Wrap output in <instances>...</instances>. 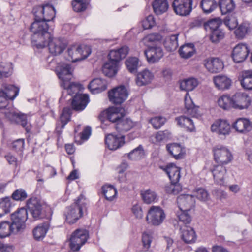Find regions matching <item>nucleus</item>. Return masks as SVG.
Segmentation results:
<instances>
[{"instance_id":"1","label":"nucleus","mask_w":252,"mask_h":252,"mask_svg":"<svg viewBox=\"0 0 252 252\" xmlns=\"http://www.w3.org/2000/svg\"><path fill=\"white\" fill-rule=\"evenodd\" d=\"M73 70L71 65L66 63H59L56 67L57 75L61 80V86L66 89L70 95L78 92L80 87L79 83L70 82Z\"/></svg>"},{"instance_id":"2","label":"nucleus","mask_w":252,"mask_h":252,"mask_svg":"<svg viewBox=\"0 0 252 252\" xmlns=\"http://www.w3.org/2000/svg\"><path fill=\"white\" fill-rule=\"evenodd\" d=\"M48 28L47 22L34 17V21L31 25L30 30L33 33L32 40L35 43L37 48H43L46 47V39L49 38L51 34L48 32Z\"/></svg>"},{"instance_id":"3","label":"nucleus","mask_w":252,"mask_h":252,"mask_svg":"<svg viewBox=\"0 0 252 252\" xmlns=\"http://www.w3.org/2000/svg\"><path fill=\"white\" fill-rule=\"evenodd\" d=\"M0 98V113H2L9 121L13 123L20 124L23 127L27 125L26 116L18 112L12 105H8L6 98Z\"/></svg>"},{"instance_id":"4","label":"nucleus","mask_w":252,"mask_h":252,"mask_svg":"<svg viewBox=\"0 0 252 252\" xmlns=\"http://www.w3.org/2000/svg\"><path fill=\"white\" fill-rule=\"evenodd\" d=\"M85 198L80 195L76 201L66 209L64 213L67 223L74 224L82 216L83 210L86 208Z\"/></svg>"},{"instance_id":"5","label":"nucleus","mask_w":252,"mask_h":252,"mask_svg":"<svg viewBox=\"0 0 252 252\" xmlns=\"http://www.w3.org/2000/svg\"><path fill=\"white\" fill-rule=\"evenodd\" d=\"M215 161L220 165H226L231 162L233 156L230 150L225 146L218 145L213 149Z\"/></svg>"},{"instance_id":"6","label":"nucleus","mask_w":252,"mask_h":252,"mask_svg":"<svg viewBox=\"0 0 252 252\" xmlns=\"http://www.w3.org/2000/svg\"><path fill=\"white\" fill-rule=\"evenodd\" d=\"M33 13L36 19L46 22L52 20L55 17V8L49 4L35 6L33 9Z\"/></svg>"},{"instance_id":"7","label":"nucleus","mask_w":252,"mask_h":252,"mask_svg":"<svg viewBox=\"0 0 252 252\" xmlns=\"http://www.w3.org/2000/svg\"><path fill=\"white\" fill-rule=\"evenodd\" d=\"M91 53V49L88 46L72 45L67 49V60L72 62H76L85 59Z\"/></svg>"},{"instance_id":"8","label":"nucleus","mask_w":252,"mask_h":252,"mask_svg":"<svg viewBox=\"0 0 252 252\" xmlns=\"http://www.w3.org/2000/svg\"><path fill=\"white\" fill-rule=\"evenodd\" d=\"M27 219V211L24 208L18 209L11 215V223L13 226L16 232H22L25 229V222Z\"/></svg>"},{"instance_id":"9","label":"nucleus","mask_w":252,"mask_h":252,"mask_svg":"<svg viewBox=\"0 0 252 252\" xmlns=\"http://www.w3.org/2000/svg\"><path fill=\"white\" fill-rule=\"evenodd\" d=\"M88 232L85 229H78L74 231L70 238L69 246L73 251H79L87 241Z\"/></svg>"},{"instance_id":"10","label":"nucleus","mask_w":252,"mask_h":252,"mask_svg":"<svg viewBox=\"0 0 252 252\" xmlns=\"http://www.w3.org/2000/svg\"><path fill=\"white\" fill-rule=\"evenodd\" d=\"M166 217L163 209L159 206H151L146 216V220L149 224L158 226L161 224Z\"/></svg>"},{"instance_id":"11","label":"nucleus","mask_w":252,"mask_h":252,"mask_svg":"<svg viewBox=\"0 0 252 252\" xmlns=\"http://www.w3.org/2000/svg\"><path fill=\"white\" fill-rule=\"evenodd\" d=\"M127 96L128 92L124 86L116 87L108 92L109 100L115 104H121Z\"/></svg>"},{"instance_id":"12","label":"nucleus","mask_w":252,"mask_h":252,"mask_svg":"<svg viewBox=\"0 0 252 252\" xmlns=\"http://www.w3.org/2000/svg\"><path fill=\"white\" fill-rule=\"evenodd\" d=\"M148 62L150 63H154L158 62L164 56V52L160 46L156 45L149 46L144 51Z\"/></svg>"},{"instance_id":"13","label":"nucleus","mask_w":252,"mask_h":252,"mask_svg":"<svg viewBox=\"0 0 252 252\" xmlns=\"http://www.w3.org/2000/svg\"><path fill=\"white\" fill-rule=\"evenodd\" d=\"M46 45H48L49 52L53 55H60L66 47V43L60 38H54L51 37L46 39Z\"/></svg>"},{"instance_id":"14","label":"nucleus","mask_w":252,"mask_h":252,"mask_svg":"<svg viewBox=\"0 0 252 252\" xmlns=\"http://www.w3.org/2000/svg\"><path fill=\"white\" fill-rule=\"evenodd\" d=\"M249 52V48L246 44L240 43L233 48L231 57L235 63H240L246 60Z\"/></svg>"},{"instance_id":"15","label":"nucleus","mask_w":252,"mask_h":252,"mask_svg":"<svg viewBox=\"0 0 252 252\" xmlns=\"http://www.w3.org/2000/svg\"><path fill=\"white\" fill-rule=\"evenodd\" d=\"M232 108L239 110L247 108L251 103L249 96L245 93L238 92L232 96Z\"/></svg>"},{"instance_id":"16","label":"nucleus","mask_w":252,"mask_h":252,"mask_svg":"<svg viewBox=\"0 0 252 252\" xmlns=\"http://www.w3.org/2000/svg\"><path fill=\"white\" fill-rule=\"evenodd\" d=\"M192 0H174L172 6L175 12L181 16L189 15L192 10Z\"/></svg>"},{"instance_id":"17","label":"nucleus","mask_w":252,"mask_h":252,"mask_svg":"<svg viewBox=\"0 0 252 252\" xmlns=\"http://www.w3.org/2000/svg\"><path fill=\"white\" fill-rule=\"evenodd\" d=\"M204 65L206 69L212 73L222 70L224 64L221 60L217 57H209L204 60Z\"/></svg>"},{"instance_id":"18","label":"nucleus","mask_w":252,"mask_h":252,"mask_svg":"<svg viewBox=\"0 0 252 252\" xmlns=\"http://www.w3.org/2000/svg\"><path fill=\"white\" fill-rule=\"evenodd\" d=\"M211 130L220 135H228L231 131V126L228 122L224 120L215 121L211 126Z\"/></svg>"},{"instance_id":"19","label":"nucleus","mask_w":252,"mask_h":252,"mask_svg":"<svg viewBox=\"0 0 252 252\" xmlns=\"http://www.w3.org/2000/svg\"><path fill=\"white\" fill-rule=\"evenodd\" d=\"M125 137L122 135H115L108 134L105 136V144L110 150H115L123 146L125 143Z\"/></svg>"},{"instance_id":"20","label":"nucleus","mask_w":252,"mask_h":252,"mask_svg":"<svg viewBox=\"0 0 252 252\" xmlns=\"http://www.w3.org/2000/svg\"><path fill=\"white\" fill-rule=\"evenodd\" d=\"M177 202L182 211H190L195 204L193 196L189 194L180 195L177 199Z\"/></svg>"},{"instance_id":"21","label":"nucleus","mask_w":252,"mask_h":252,"mask_svg":"<svg viewBox=\"0 0 252 252\" xmlns=\"http://www.w3.org/2000/svg\"><path fill=\"white\" fill-rule=\"evenodd\" d=\"M160 168L168 175L171 183H177L179 182L181 177L179 167L171 163L165 166H160Z\"/></svg>"},{"instance_id":"22","label":"nucleus","mask_w":252,"mask_h":252,"mask_svg":"<svg viewBox=\"0 0 252 252\" xmlns=\"http://www.w3.org/2000/svg\"><path fill=\"white\" fill-rule=\"evenodd\" d=\"M232 127L238 132L246 133L252 129L251 122L248 119L240 118L233 123Z\"/></svg>"},{"instance_id":"23","label":"nucleus","mask_w":252,"mask_h":252,"mask_svg":"<svg viewBox=\"0 0 252 252\" xmlns=\"http://www.w3.org/2000/svg\"><path fill=\"white\" fill-rule=\"evenodd\" d=\"M27 206L34 218L37 219L41 217L42 207L41 203L36 198L29 199L27 201Z\"/></svg>"},{"instance_id":"24","label":"nucleus","mask_w":252,"mask_h":252,"mask_svg":"<svg viewBox=\"0 0 252 252\" xmlns=\"http://www.w3.org/2000/svg\"><path fill=\"white\" fill-rule=\"evenodd\" d=\"M215 182L219 185H223L226 174V168L222 165H215L211 169Z\"/></svg>"},{"instance_id":"25","label":"nucleus","mask_w":252,"mask_h":252,"mask_svg":"<svg viewBox=\"0 0 252 252\" xmlns=\"http://www.w3.org/2000/svg\"><path fill=\"white\" fill-rule=\"evenodd\" d=\"M89 102L88 95L86 94H78L73 98L72 106L73 109L77 111L84 110Z\"/></svg>"},{"instance_id":"26","label":"nucleus","mask_w":252,"mask_h":252,"mask_svg":"<svg viewBox=\"0 0 252 252\" xmlns=\"http://www.w3.org/2000/svg\"><path fill=\"white\" fill-rule=\"evenodd\" d=\"M128 52L129 48L127 46H123L118 49L112 50L108 55L109 60L118 63L120 61L126 56Z\"/></svg>"},{"instance_id":"27","label":"nucleus","mask_w":252,"mask_h":252,"mask_svg":"<svg viewBox=\"0 0 252 252\" xmlns=\"http://www.w3.org/2000/svg\"><path fill=\"white\" fill-rule=\"evenodd\" d=\"M124 110L121 107H112L107 110V117L109 122L116 124L120 120L124 115Z\"/></svg>"},{"instance_id":"28","label":"nucleus","mask_w":252,"mask_h":252,"mask_svg":"<svg viewBox=\"0 0 252 252\" xmlns=\"http://www.w3.org/2000/svg\"><path fill=\"white\" fill-rule=\"evenodd\" d=\"M213 80L216 87L219 90L228 89L231 85V79L225 75H217L213 77Z\"/></svg>"},{"instance_id":"29","label":"nucleus","mask_w":252,"mask_h":252,"mask_svg":"<svg viewBox=\"0 0 252 252\" xmlns=\"http://www.w3.org/2000/svg\"><path fill=\"white\" fill-rule=\"evenodd\" d=\"M88 88L92 93H100L106 89V82L101 78H95L91 81Z\"/></svg>"},{"instance_id":"30","label":"nucleus","mask_w":252,"mask_h":252,"mask_svg":"<svg viewBox=\"0 0 252 252\" xmlns=\"http://www.w3.org/2000/svg\"><path fill=\"white\" fill-rule=\"evenodd\" d=\"M166 149L169 153L176 159H181L184 157L185 150L180 144L177 143L168 144L166 145Z\"/></svg>"},{"instance_id":"31","label":"nucleus","mask_w":252,"mask_h":252,"mask_svg":"<svg viewBox=\"0 0 252 252\" xmlns=\"http://www.w3.org/2000/svg\"><path fill=\"white\" fill-rule=\"evenodd\" d=\"M239 80L244 89L252 90V70L242 71L240 74Z\"/></svg>"},{"instance_id":"32","label":"nucleus","mask_w":252,"mask_h":252,"mask_svg":"<svg viewBox=\"0 0 252 252\" xmlns=\"http://www.w3.org/2000/svg\"><path fill=\"white\" fill-rule=\"evenodd\" d=\"M153 77V74L149 70L145 69L137 74L136 83L138 86L146 85L151 82Z\"/></svg>"},{"instance_id":"33","label":"nucleus","mask_w":252,"mask_h":252,"mask_svg":"<svg viewBox=\"0 0 252 252\" xmlns=\"http://www.w3.org/2000/svg\"><path fill=\"white\" fill-rule=\"evenodd\" d=\"M3 90H1L2 93V97L6 98L7 100H13L18 94L19 88L12 85H4Z\"/></svg>"},{"instance_id":"34","label":"nucleus","mask_w":252,"mask_h":252,"mask_svg":"<svg viewBox=\"0 0 252 252\" xmlns=\"http://www.w3.org/2000/svg\"><path fill=\"white\" fill-rule=\"evenodd\" d=\"M134 126L133 122L130 119L124 117L116 124L115 128L120 132H126L131 129Z\"/></svg>"},{"instance_id":"35","label":"nucleus","mask_w":252,"mask_h":252,"mask_svg":"<svg viewBox=\"0 0 252 252\" xmlns=\"http://www.w3.org/2000/svg\"><path fill=\"white\" fill-rule=\"evenodd\" d=\"M185 113L193 117H198L199 115L198 107L192 102L190 97L186 96L185 98Z\"/></svg>"},{"instance_id":"36","label":"nucleus","mask_w":252,"mask_h":252,"mask_svg":"<svg viewBox=\"0 0 252 252\" xmlns=\"http://www.w3.org/2000/svg\"><path fill=\"white\" fill-rule=\"evenodd\" d=\"M152 6L154 12L158 15L167 11L169 4L167 0H155L152 3Z\"/></svg>"},{"instance_id":"37","label":"nucleus","mask_w":252,"mask_h":252,"mask_svg":"<svg viewBox=\"0 0 252 252\" xmlns=\"http://www.w3.org/2000/svg\"><path fill=\"white\" fill-rule=\"evenodd\" d=\"M12 233H17L11 222L3 221L0 223V238H4L9 236Z\"/></svg>"},{"instance_id":"38","label":"nucleus","mask_w":252,"mask_h":252,"mask_svg":"<svg viewBox=\"0 0 252 252\" xmlns=\"http://www.w3.org/2000/svg\"><path fill=\"white\" fill-rule=\"evenodd\" d=\"M118 69V63L109 60L102 67L103 73L109 77L114 76L117 73Z\"/></svg>"},{"instance_id":"39","label":"nucleus","mask_w":252,"mask_h":252,"mask_svg":"<svg viewBox=\"0 0 252 252\" xmlns=\"http://www.w3.org/2000/svg\"><path fill=\"white\" fill-rule=\"evenodd\" d=\"M49 228L48 222L40 224L32 231L34 238L36 240H40L45 236Z\"/></svg>"},{"instance_id":"40","label":"nucleus","mask_w":252,"mask_h":252,"mask_svg":"<svg viewBox=\"0 0 252 252\" xmlns=\"http://www.w3.org/2000/svg\"><path fill=\"white\" fill-rule=\"evenodd\" d=\"M178 34H174L166 37L164 41L165 48L168 51L172 52L176 50L178 46Z\"/></svg>"},{"instance_id":"41","label":"nucleus","mask_w":252,"mask_h":252,"mask_svg":"<svg viewBox=\"0 0 252 252\" xmlns=\"http://www.w3.org/2000/svg\"><path fill=\"white\" fill-rule=\"evenodd\" d=\"M176 120L181 127L186 128L188 131H193L195 129L193 122L189 118L182 116L177 118Z\"/></svg>"},{"instance_id":"42","label":"nucleus","mask_w":252,"mask_h":252,"mask_svg":"<svg viewBox=\"0 0 252 252\" xmlns=\"http://www.w3.org/2000/svg\"><path fill=\"white\" fill-rule=\"evenodd\" d=\"M182 238L186 243H193L196 240L194 230L191 227H186L182 229Z\"/></svg>"},{"instance_id":"43","label":"nucleus","mask_w":252,"mask_h":252,"mask_svg":"<svg viewBox=\"0 0 252 252\" xmlns=\"http://www.w3.org/2000/svg\"><path fill=\"white\" fill-rule=\"evenodd\" d=\"M194 46L191 43L183 45L179 50L180 56L184 59H188L191 57L194 54Z\"/></svg>"},{"instance_id":"44","label":"nucleus","mask_w":252,"mask_h":252,"mask_svg":"<svg viewBox=\"0 0 252 252\" xmlns=\"http://www.w3.org/2000/svg\"><path fill=\"white\" fill-rule=\"evenodd\" d=\"M219 6L222 14L232 11L235 7L233 0H220Z\"/></svg>"},{"instance_id":"45","label":"nucleus","mask_w":252,"mask_h":252,"mask_svg":"<svg viewBox=\"0 0 252 252\" xmlns=\"http://www.w3.org/2000/svg\"><path fill=\"white\" fill-rule=\"evenodd\" d=\"M198 85V80L194 78H189L182 81L180 83V88L182 90L190 91L193 90Z\"/></svg>"},{"instance_id":"46","label":"nucleus","mask_w":252,"mask_h":252,"mask_svg":"<svg viewBox=\"0 0 252 252\" xmlns=\"http://www.w3.org/2000/svg\"><path fill=\"white\" fill-rule=\"evenodd\" d=\"M200 6L204 13L208 14L217 7L218 4L215 0H202Z\"/></svg>"},{"instance_id":"47","label":"nucleus","mask_w":252,"mask_h":252,"mask_svg":"<svg viewBox=\"0 0 252 252\" xmlns=\"http://www.w3.org/2000/svg\"><path fill=\"white\" fill-rule=\"evenodd\" d=\"M11 208L10 198L6 197L0 199V217L9 213Z\"/></svg>"},{"instance_id":"48","label":"nucleus","mask_w":252,"mask_h":252,"mask_svg":"<svg viewBox=\"0 0 252 252\" xmlns=\"http://www.w3.org/2000/svg\"><path fill=\"white\" fill-rule=\"evenodd\" d=\"M232 98L228 95L224 94L219 97L218 100V105L224 110L232 108Z\"/></svg>"},{"instance_id":"49","label":"nucleus","mask_w":252,"mask_h":252,"mask_svg":"<svg viewBox=\"0 0 252 252\" xmlns=\"http://www.w3.org/2000/svg\"><path fill=\"white\" fill-rule=\"evenodd\" d=\"M125 64L130 73H136L139 66V60L136 57H129L125 61Z\"/></svg>"},{"instance_id":"50","label":"nucleus","mask_w":252,"mask_h":252,"mask_svg":"<svg viewBox=\"0 0 252 252\" xmlns=\"http://www.w3.org/2000/svg\"><path fill=\"white\" fill-rule=\"evenodd\" d=\"M102 190V193L108 200H112L117 195L116 189L111 185L103 186Z\"/></svg>"},{"instance_id":"51","label":"nucleus","mask_w":252,"mask_h":252,"mask_svg":"<svg viewBox=\"0 0 252 252\" xmlns=\"http://www.w3.org/2000/svg\"><path fill=\"white\" fill-rule=\"evenodd\" d=\"M141 195L144 202L146 204H150L157 200V194L150 189L141 191Z\"/></svg>"},{"instance_id":"52","label":"nucleus","mask_w":252,"mask_h":252,"mask_svg":"<svg viewBox=\"0 0 252 252\" xmlns=\"http://www.w3.org/2000/svg\"><path fill=\"white\" fill-rule=\"evenodd\" d=\"M166 122V118L161 116L153 117L149 120V122L152 124L153 128L156 129H159L165 124Z\"/></svg>"},{"instance_id":"53","label":"nucleus","mask_w":252,"mask_h":252,"mask_svg":"<svg viewBox=\"0 0 252 252\" xmlns=\"http://www.w3.org/2000/svg\"><path fill=\"white\" fill-rule=\"evenodd\" d=\"M71 109L69 107L63 108L60 116L61 128H63L65 125L69 121Z\"/></svg>"},{"instance_id":"54","label":"nucleus","mask_w":252,"mask_h":252,"mask_svg":"<svg viewBox=\"0 0 252 252\" xmlns=\"http://www.w3.org/2000/svg\"><path fill=\"white\" fill-rule=\"evenodd\" d=\"M221 24L220 19L219 18H216L208 21L207 22L204 23V26L206 30H210L211 31L219 29Z\"/></svg>"},{"instance_id":"55","label":"nucleus","mask_w":252,"mask_h":252,"mask_svg":"<svg viewBox=\"0 0 252 252\" xmlns=\"http://www.w3.org/2000/svg\"><path fill=\"white\" fill-rule=\"evenodd\" d=\"M144 155V150L142 146L139 145L138 147L133 149L128 154L129 158L131 160H137L141 158Z\"/></svg>"},{"instance_id":"56","label":"nucleus","mask_w":252,"mask_h":252,"mask_svg":"<svg viewBox=\"0 0 252 252\" xmlns=\"http://www.w3.org/2000/svg\"><path fill=\"white\" fill-rule=\"evenodd\" d=\"M72 5L75 11L79 12L86 10L87 3L86 0H74L72 2Z\"/></svg>"},{"instance_id":"57","label":"nucleus","mask_w":252,"mask_h":252,"mask_svg":"<svg viewBox=\"0 0 252 252\" xmlns=\"http://www.w3.org/2000/svg\"><path fill=\"white\" fill-rule=\"evenodd\" d=\"M28 197L26 191L23 189H19L15 190L12 194V198L15 201H22Z\"/></svg>"},{"instance_id":"58","label":"nucleus","mask_w":252,"mask_h":252,"mask_svg":"<svg viewBox=\"0 0 252 252\" xmlns=\"http://www.w3.org/2000/svg\"><path fill=\"white\" fill-rule=\"evenodd\" d=\"M153 240L152 234L149 232H144L142 235V241L143 244V251L146 252L150 247Z\"/></svg>"},{"instance_id":"59","label":"nucleus","mask_w":252,"mask_h":252,"mask_svg":"<svg viewBox=\"0 0 252 252\" xmlns=\"http://www.w3.org/2000/svg\"><path fill=\"white\" fill-rule=\"evenodd\" d=\"M194 195L197 199L202 201H206L209 198V195L208 192L204 189L198 188L194 191Z\"/></svg>"},{"instance_id":"60","label":"nucleus","mask_w":252,"mask_h":252,"mask_svg":"<svg viewBox=\"0 0 252 252\" xmlns=\"http://www.w3.org/2000/svg\"><path fill=\"white\" fill-rule=\"evenodd\" d=\"M224 36V32L220 29L211 32L210 39L212 42H218L223 39Z\"/></svg>"},{"instance_id":"61","label":"nucleus","mask_w":252,"mask_h":252,"mask_svg":"<svg viewBox=\"0 0 252 252\" xmlns=\"http://www.w3.org/2000/svg\"><path fill=\"white\" fill-rule=\"evenodd\" d=\"M0 73L6 72L8 73L5 74V76H2L3 77H8L10 76L13 71V65L11 63H0Z\"/></svg>"},{"instance_id":"62","label":"nucleus","mask_w":252,"mask_h":252,"mask_svg":"<svg viewBox=\"0 0 252 252\" xmlns=\"http://www.w3.org/2000/svg\"><path fill=\"white\" fill-rule=\"evenodd\" d=\"M248 30V26L246 23H242L235 30V33L237 38H242L247 34Z\"/></svg>"},{"instance_id":"63","label":"nucleus","mask_w":252,"mask_h":252,"mask_svg":"<svg viewBox=\"0 0 252 252\" xmlns=\"http://www.w3.org/2000/svg\"><path fill=\"white\" fill-rule=\"evenodd\" d=\"M188 211L180 210V211L177 213L179 220L186 224L189 223L191 220V218L188 214Z\"/></svg>"},{"instance_id":"64","label":"nucleus","mask_w":252,"mask_h":252,"mask_svg":"<svg viewBox=\"0 0 252 252\" xmlns=\"http://www.w3.org/2000/svg\"><path fill=\"white\" fill-rule=\"evenodd\" d=\"M223 23L230 30L235 29L238 25L236 19L232 16L226 17L224 20Z\"/></svg>"}]
</instances>
